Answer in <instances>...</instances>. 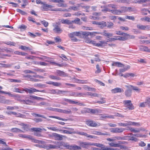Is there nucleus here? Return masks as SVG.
<instances>
[{"label":"nucleus","mask_w":150,"mask_h":150,"mask_svg":"<svg viewBox=\"0 0 150 150\" xmlns=\"http://www.w3.org/2000/svg\"><path fill=\"white\" fill-rule=\"evenodd\" d=\"M55 145L49 144L47 145L48 149H57L59 148L61 146H63L67 149L71 150H77L81 149V148L76 145H70L67 144H65L63 142L55 141L53 142Z\"/></svg>","instance_id":"nucleus-1"},{"label":"nucleus","mask_w":150,"mask_h":150,"mask_svg":"<svg viewBox=\"0 0 150 150\" xmlns=\"http://www.w3.org/2000/svg\"><path fill=\"white\" fill-rule=\"evenodd\" d=\"M36 3L37 4L42 5L41 8L43 11H47L50 9L54 7L53 6L46 4V2H42L41 0H36Z\"/></svg>","instance_id":"nucleus-2"},{"label":"nucleus","mask_w":150,"mask_h":150,"mask_svg":"<svg viewBox=\"0 0 150 150\" xmlns=\"http://www.w3.org/2000/svg\"><path fill=\"white\" fill-rule=\"evenodd\" d=\"M60 23L59 22L54 23L53 24L54 27L53 31L55 33L60 34L62 32V30L59 26Z\"/></svg>","instance_id":"nucleus-3"},{"label":"nucleus","mask_w":150,"mask_h":150,"mask_svg":"<svg viewBox=\"0 0 150 150\" xmlns=\"http://www.w3.org/2000/svg\"><path fill=\"white\" fill-rule=\"evenodd\" d=\"M18 136L23 138H27L31 140L32 142L35 143H41L42 141H39L34 139L32 136L28 135L23 134H19Z\"/></svg>","instance_id":"nucleus-4"},{"label":"nucleus","mask_w":150,"mask_h":150,"mask_svg":"<svg viewBox=\"0 0 150 150\" xmlns=\"http://www.w3.org/2000/svg\"><path fill=\"white\" fill-rule=\"evenodd\" d=\"M51 110L52 111H53L60 112L61 113H62L66 114H71L72 112L71 110L69 109H68L67 110H65L57 108H52Z\"/></svg>","instance_id":"nucleus-5"},{"label":"nucleus","mask_w":150,"mask_h":150,"mask_svg":"<svg viewBox=\"0 0 150 150\" xmlns=\"http://www.w3.org/2000/svg\"><path fill=\"white\" fill-rule=\"evenodd\" d=\"M127 11V7L122 6L120 9L114 10V14L117 15H120L121 13H123Z\"/></svg>","instance_id":"nucleus-6"},{"label":"nucleus","mask_w":150,"mask_h":150,"mask_svg":"<svg viewBox=\"0 0 150 150\" xmlns=\"http://www.w3.org/2000/svg\"><path fill=\"white\" fill-rule=\"evenodd\" d=\"M147 105L150 107V98L149 97L146 98L145 102L141 103L139 104V106L140 107H144Z\"/></svg>","instance_id":"nucleus-7"},{"label":"nucleus","mask_w":150,"mask_h":150,"mask_svg":"<svg viewBox=\"0 0 150 150\" xmlns=\"http://www.w3.org/2000/svg\"><path fill=\"white\" fill-rule=\"evenodd\" d=\"M125 129L124 128L116 127L111 129L110 132L113 133H120L123 132Z\"/></svg>","instance_id":"nucleus-8"},{"label":"nucleus","mask_w":150,"mask_h":150,"mask_svg":"<svg viewBox=\"0 0 150 150\" xmlns=\"http://www.w3.org/2000/svg\"><path fill=\"white\" fill-rule=\"evenodd\" d=\"M97 33L103 35L106 38H109L113 36L112 33L108 32L107 31L105 30H104L103 31V32H98V33Z\"/></svg>","instance_id":"nucleus-9"},{"label":"nucleus","mask_w":150,"mask_h":150,"mask_svg":"<svg viewBox=\"0 0 150 150\" xmlns=\"http://www.w3.org/2000/svg\"><path fill=\"white\" fill-rule=\"evenodd\" d=\"M24 91L27 93H32L34 92H36L38 90L33 88H24Z\"/></svg>","instance_id":"nucleus-10"},{"label":"nucleus","mask_w":150,"mask_h":150,"mask_svg":"<svg viewBox=\"0 0 150 150\" xmlns=\"http://www.w3.org/2000/svg\"><path fill=\"white\" fill-rule=\"evenodd\" d=\"M52 136L53 137L55 140H62L63 139V135H60L56 133H53Z\"/></svg>","instance_id":"nucleus-11"},{"label":"nucleus","mask_w":150,"mask_h":150,"mask_svg":"<svg viewBox=\"0 0 150 150\" xmlns=\"http://www.w3.org/2000/svg\"><path fill=\"white\" fill-rule=\"evenodd\" d=\"M76 133L78 134L81 135H83L88 137H90L91 138H95V136H93L92 135H89L87 134L86 133L84 132H77Z\"/></svg>","instance_id":"nucleus-12"},{"label":"nucleus","mask_w":150,"mask_h":150,"mask_svg":"<svg viewBox=\"0 0 150 150\" xmlns=\"http://www.w3.org/2000/svg\"><path fill=\"white\" fill-rule=\"evenodd\" d=\"M101 8H104V9L102 10V11L103 12H107L108 11L114 14V10H110L108 8V7H107V5L106 6H101Z\"/></svg>","instance_id":"nucleus-13"},{"label":"nucleus","mask_w":150,"mask_h":150,"mask_svg":"<svg viewBox=\"0 0 150 150\" xmlns=\"http://www.w3.org/2000/svg\"><path fill=\"white\" fill-rule=\"evenodd\" d=\"M86 123L88 125L91 127H96L97 126V124L95 122L91 120L87 121Z\"/></svg>","instance_id":"nucleus-14"},{"label":"nucleus","mask_w":150,"mask_h":150,"mask_svg":"<svg viewBox=\"0 0 150 150\" xmlns=\"http://www.w3.org/2000/svg\"><path fill=\"white\" fill-rule=\"evenodd\" d=\"M13 115L15 116V117H21L25 118L26 117L25 115H24L20 113L16 112H13Z\"/></svg>","instance_id":"nucleus-15"},{"label":"nucleus","mask_w":150,"mask_h":150,"mask_svg":"<svg viewBox=\"0 0 150 150\" xmlns=\"http://www.w3.org/2000/svg\"><path fill=\"white\" fill-rule=\"evenodd\" d=\"M112 93H121V92H123L124 90L123 89H121L119 88H116L114 89L111 90Z\"/></svg>","instance_id":"nucleus-16"},{"label":"nucleus","mask_w":150,"mask_h":150,"mask_svg":"<svg viewBox=\"0 0 150 150\" xmlns=\"http://www.w3.org/2000/svg\"><path fill=\"white\" fill-rule=\"evenodd\" d=\"M106 26V23L105 22L102 21L99 22L98 25V27L103 28Z\"/></svg>","instance_id":"nucleus-17"},{"label":"nucleus","mask_w":150,"mask_h":150,"mask_svg":"<svg viewBox=\"0 0 150 150\" xmlns=\"http://www.w3.org/2000/svg\"><path fill=\"white\" fill-rule=\"evenodd\" d=\"M80 146L83 148H86V146H91V143L89 142H80Z\"/></svg>","instance_id":"nucleus-18"},{"label":"nucleus","mask_w":150,"mask_h":150,"mask_svg":"<svg viewBox=\"0 0 150 150\" xmlns=\"http://www.w3.org/2000/svg\"><path fill=\"white\" fill-rule=\"evenodd\" d=\"M140 50L142 51L145 52H150V49L146 46H141L140 47Z\"/></svg>","instance_id":"nucleus-19"},{"label":"nucleus","mask_w":150,"mask_h":150,"mask_svg":"<svg viewBox=\"0 0 150 150\" xmlns=\"http://www.w3.org/2000/svg\"><path fill=\"white\" fill-rule=\"evenodd\" d=\"M30 99H33L38 100H44V99L43 98L38 97L35 96H30Z\"/></svg>","instance_id":"nucleus-20"},{"label":"nucleus","mask_w":150,"mask_h":150,"mask_svg":"<svg viewBox=\"0 0 150 150\" xmlns=\"http://www.w3.org/2000/svg\"><path fill=\"white\" fill-rule=\"evenodd\" d=\"M107 7L108 8H111L114 9V10L117 9L118 8L116 4H110L107 5Z\"/></svg>","instance_id":"nucleus-21"},{"label":"nucleus","mask_w":150,"mask_h":150,"mask_svg":"<svg viewBox=\"0 0 150 150\" xmlns=\"http://www.w3.org/2000/svg\"><path fill=\"white\" fill-rule=\"evenodd\" d=\"M100 115V117L102 118H108L112 119L114 118L113 116L112 115H108L105 114H101Z\"/></svg>","instance_id":"nucleus-22"},{"label":"nucleus","mask_w":150,"mask_h":150,"mask_svg":"<svg viewBox=\"0 0 150 150\" xmlns=\"http://www.w3.org/2000/svg\"><path fill=\"white\" fill-rule=\"evenodd\" d=\"M49 117L50 118H54L57 119L59 120H62L64 121H66L68 120L67 119H65V118H61L59 117L55 116H49Z\"/></svg>","instance_id":"nucleus-23"},{"label":"nucleus","mask_w":150,"mask_h":150,"mask_svg":"<svg viewBox=\"0 0 150 150\" xmlns=\"http://www.w3.org/2000/svg\"><path fill=\"white\" fill-rule=\"evenodd\" d=\"M56 72L57 75L62 76H66L65 73L62 71L59 70H57Z\"/></svg>","instance_id":"nucleus-24"},{"label":"nucleus","mask_w":150,"mask_h":150,"mask_svg":"<svg viewBox=\"0 0 150 150\" xmlns=\"http://www.w3.org/2000/svg\"><path fill=\"white\" fill-rule=\"evenodd\" d=\"M33 102L30 100L29 98L28 97H26L25 98V104L27 105H30Z\"/></svg>","instance_id":"nucleus-25"},{"label":"nucleus","mask_w":150,"mask_h":150,"mask_svg":"<svg viewBox=\"0 0 150 150\" xmlns=\"http://www.w3.org/2000/svg\"><path fill=\"white\" fill-rule=\"evenodd\" d=\"M62 23L63 24H66L68 25H71V21L68 20L67 19H63L61 20Z\"/></svg>","instance_id":"nucleus-26"},{"label":"nucleus","mask_w":150,"mask_h":150,"mask_svg":"<svg viewBox=\"0 0 150 150\" xmlns=\"http://www.w3.org/2000/svg\"><path fill=\"white\" fill-rule=\"evenodd\" d=\"M11 131L13 132H24L19 129L17 128H13L11 129Z\"/></svg>","instance_id":"nucleus-27"},{"label":"nucleus","mask_w":150,"mask_h":150,"mask_svg":"<svg viewBox=\"0 0 150 150\" xmlns=\"http://www.w3.org/2000/svg\"><path fill=\"white\" fill-rule=\"evenodd\" d=\"M31 129L32 131L35 132H41V130H44V128H39L32 127L31 128Z\"/></svg>","instance_id":"nucleus-28"},{"label":"nucleus","mask_w":150,"mask_h":150,"mask_svg":"<svg viewBox=\"0 0 150 150\" xmlns=\"http://www.w3.org/2000/svg\"><path fill=\"white\" fill-rule=\"evenodd\" d=\"M89 111L90 112L93 114H95L98 113H101V110L97 109H90Z\"/></svg>","instance_id":"nucleus-29"},{"label":"nucleus","mask_w":150,"mask_h":150,"mask_svg":"<svg viewBox=\"0 0 150 150\" xmlns=\"http://www.w3.org/2000/svg\"><path fill=\"white\" fill-rule=\"evenodd\" d=\"M132 91L131 89H129L125 91V95L127 97L130 96L131 95Z\"/></svg>","instance_id":"nucleus-30"},{"label":"nucleus","mask_w":150,"mask_h":150,"mask_svg":"<svg viewBox=\"0 0 150 150\" xmlns=\"http://www.w3.org/2000/svg\"><path fill=\"white\" fill-rule=\"evenodd\" d=\"M0 93L8 94L9 96L11 97H16L15 95L11 93L10 92H6L4 91H0Z\"/></svg>","instance_id":"nucleus-31"},{"label":"nucleus","mask_w":150,"mask_h":150,"mask_svg":"<svg viewBox=\"0 0 150 150\" xmlns=\"http://www.w3.org/2000/svg\"><path fill=\"white\" fill-rule=\"evenodd\" d=\"M71 24L73 23H74L78 25H80L81 24L80 23V19L78 18H76V19H75L74 20L71 21Z\"/></svg>","instance_id":"nucleus-32"},{"label":"nucleus","mask_w":150,"mask_h":150,"mask_svg":"<svg viewBox=\"0 0 150 150\" xmlns=\"http://www.w3.org/2000/svg\"><path fill=\"white\" fill-rule=\"evenodd\" d=\"M86 42L87 43H91L94 46H97L98 45L97 44H98V43H96V42L94 40L89 39L86 41Z\"/></svg>","instance_id":"nucleus-33"},{"label":"nucleus","mask_w":150,"mask_h":150,"mask_svg":"<svg viewBox=\"0 0 150 150\" xmlns=\"http://www.w3.org/2000/svg\"><path fill=\"white\" fill-rule=\"evenodd\" d=\"M12 66V64H3L0 63V67H4L5 68H10Z\"/></svg>","instance_id":"nucleus-34"},{"label":"nucleus","mask_w":150,"mask_h":150,"mask_svg":"<svg viewBox=\"0 0 150 150\" xmlns=\"http://www.w3.org/2000/svg\"><path fill=\"white\" fill-rule=\"evenodd\" d=\"M92 134H96V135H107V134L104 133H103L101 132H100L97 131H93L92 132Z\"/></svg>","instance_id":"nucleus-35"},{"label":"nucleus","mask_w":150,"mask_h":150,"mask_svg":"<svg viewBox=\"0 0 150 150\" xmlns=\"http://www.w3.org/2000/svg\"><path fill=\"white\" fill-rule=\"evenodd\" d=\"M107 42L105 41H101L100 42V43H98L97 45H98L97 47L102 46L107 44Z\"/></svg>","instance_id":"nucleus-36"},{"label":"nucleus","mask_w":150,"mask_h":150,"mask_svg":"<svg viewBox=\"0 0 150 150\" xmlns=\"http://www.w3.org/2000/svg\"><path fill=\"white\" fill-rule=\"evenodd\" d=\"M86 95H87L91 96H93L94 97H98L99 95L96 93H92L90 92H87Z\"/></svg>","instance_id":"nucleus-37"},{"label":"nucleus","mask_w":150,"mask_h":150,"mask_svg":"<svg viewBox=\"0 0 150 150\" xmlns=\"http://www.w3.org/2000/svg\"><path fill=\"white\" fill-rule=\"evenodd\" d=\"M61 1H60V2H57V3H58V4H57V5L58 7H64L66 6V4H64V1L63 0H61Z\"/></svg>","instance_id":"nucleus-38"},{"label":"nucleus","mask_w":150,"mask_h":150,"mask_svg":"<svg viewBox=\"0 0 150 150\" xmlns=\"http://www.w3.org/2000/svg\"><path fill=\"white\" fill-rule=\"evenodd\" d=\"M59 131L62 133L67 134H71L73 133L72 132V131H71V130L68 131L65 130H59Z\"/></svg>","instance_id":"nucleus-39"},{"label":"nucleus","mask_w":150,"mask_h":150,"mask_svg":"<svg viewBox=\"0 0 150 150\" xmlns=\"http://www.w3.org/2000/svg\"><path fill=\"white\" fill-rule=\"evenodd\" d=\"M56 94L57 95L62 94L67 92L65 91L60 90L58 89H56Z\"/></svg>","instance_id":"nucleus-40"},{"label":"nucleus","mask_w":150,"mask_h":150,"mask_svg":"<svg viewBox=\"0 0 150 150\" xmlns=\"http://www.w3.org/2000/svg\"><path fill=\"white\" fill-rule=\"evenodd\" d=\"M31 115H33V116H34L35 117H42L43 118H44L45 119H46V118L43 115H42L40 114H38L36 113H31Z\"/></svg>","instance_id":"nucleus-41"},{"label":"nucleus","mask_w":150,"mask_h":150,"mask_svg":"<svg viewBox=\"0 0 150 150\" xmlns=\"http://www.w3.org/2000/svg\"><path fill=\"white\" fill-rule=\"evenodd\" d=\"M70 104H77L78 105L82 106L83 105V104L82 103H79L78 101H76L71 100Z\"/></svg>","instance_id":"nucleus-42"},{"label":"nucleus","mask_w":150,"mask_h":150,"mask_svg":"<svg viewBox=\"0 0 150 150\" xmlns=\"http://www.w3.org/2000/svg\"><path fill=\"white\" fill-rule=\"evenodd\" d=\"M126 137H120V136H117L114 137V138L115 139H117V140H126Z\"/></svg>","instance_id":"nucleus-43"},{"label":"nucleus","mask_w":150,"mask_h":150,"mask_svg":"<svg viewBox=\"0 0 150 150\" xmlns=\"http://www.w3.org/2000/svg\"><path fill=\"white\" fill-rule=\"evenodd\" d=\"M49 77L51 79L54 80H60L61 79V78L59 77L53 75H50Z\"/></svg>","instance_id":"nucleus-44"},{"label":"nucleus","mask_w":150,"mask_h":150,"mask_svg":"<svg viewBox=\"0 0 150 150\" xmlns=\"http://www.w3.org/2000/svg\"><path fill=\"white\" fill-rule=\"evenodd\" d=\"M114 24L113 23L110 22H108L106 23V26L108 28H110L112 27Z\"/></svg>","instance_id":"nucleus-45"},{"label":"nucleus","mask_w":150,"mask_h":150,"mask_svg":"<svg viewBox=\"0 0 150 150\" xmlns=\"http://www.w3.org/2000/svg\"><path fill=\"white\" fill-rule=\"evenodd\" d=\"M144 25H141V24H137V28L139 30H144Z\"/></svg>","instance_id":"nucleus-46"},{"label":"nucleus","mask_w":150,"mask_h":150,"mask_svg":"<svg viewBox=\"0 0 150 150\" xmlns=\"http://www.w3.org/2000/svg\"><path fill=\"white\" fill-rule=\"evenodd\" d=\"M77 82L79 83L83 84L86 83L87 82V80H81L79 79H76Z\"/></svg>","instance_id":"nucleus-47"},{"label":"nucleus","mask_w":150,"mask_h":150,"mask_svg":"<svg viewBox=\"0 0 150 150\" xmlns=\"http://www.w3.org/2000/svg\"><path fill=\"white\" fill-rule=\"evenodd\" d=\"M20 48L23 50H31V49L28 47H27L25 46L21 45L20 47Z\"/></svg>","instance_id":"nucleus-48"},{"label":"nucleus","mask_w":150,"mask_h":150,"mask_svg":"<svg viewBox=\"0 0 150 150\" xmlns=\"http://www.w3.org/2000/svg\"><path fill=\"white\" fill-rule=\"evenodd\" d=\"M128 129H129L132 132H139V129L136 130L135 129L132 127H129L128 128Z\"/></svg>","instance_id":"nucleus-49"},{"label":"nucleus","mask_w":150,"mask_h":150,"mask_svg":"<svg viewBox=\"0 0 150 150\" xmlns=\"http://www.w3.org/2000/svg\"><path fill=\"white\" fill-rule=\"evenodd\" d=\"M53 11H67L68 10L67 9H62V8H57L55 9H54L52 10Z\"/></svg>","instance_id":"nucleus-50"},{"label":"nucleus","mask_w":150,"mask_h":150,"mask_svg":"<svg viewBox=\"0 0 150 150\" xmlns=\"http://www.w3.org/2000/svg\"><path fill=\"white\" fill-rule=\"evenodd\" d=\"M25 77H26L28 80H30L32 81H34L33 80L34 78H33V76H31L30 75H28L25 76Z\"/></svg>","instance_id":"nucleus-51"},{"label":"nucleus","mask_w":150,"mask_h":150,"mask_svg":"<svg viewBox=\"0 0 150 150\" xmlns=\"http://www.w3.org/2000/svg\"><path fill=\"white\" fill-rule=\"evenodd\" d=\"M85 93H82L80 92H75V97L77 96H83V95H86Z\"/></svg>","instance_id":"nucleus-52"},{"label":"nucleus","mask_w":150,"mask_h":150,"mask_svg":"<svg viewBox=\"0 0 150 150\" xmlns=\"http://www.w3.org/2000/svg\"><path fill=\"white\" fill-rule=\"evenodd\" d=\"M16 11L17 12L23 15H25L27 14L25 12V11H23L19 9H16Z\"/></svg>","instance_id":"nucleus-53"},{"label":"nucleus","mask_w":150,"mask_h":150,"mask_svg":"<svg viewBox=\"0 0 150 150\" xmlns=\"http://www.w3.org/2000/svg\"><path fill=\"white\" fill-rule=\"evenodd\" d=\"M90 34V32H81V35L85 36V38H86V37H87V36L89 35Z\"/></svg>","instance_id":"nucleus-54"},{"label":"nucleus","mask_w":150,"mask_h":150,"mask_svg":"<svg viewBox=\"0 0 150 150\" xmlns=\"http://www.w3.org/2000/svg\"><path fill=\"white\" fill-rule=\"evenodd\" d=\"M81 7L86 9V11L87 12H89L90 11L89 9L90 8V6H82Z\"/></svg>","instance_id":"nucleus-55"},{"label":"nucleus","mask_w":150,"mask_h":150,"mask_svg":"<svg viewBox=\"0 0 150 150\" xmlns=\"http://www.w3.org/2000/svg\"><path fill=\"white\" fill-rule=\"evenodd\" d=\"M122 33L123 34H122V35L123 36V37L124 38L125 40H126L128 39L129 36V34H128L127 33Z\"/></svg>","instance_id":"nucleus-56"},{"label":"nucleus","mask_w":150,"mask_h":150,"mask_svg":"<svg viewBox=\"0 0 150 150\" xmlns=\"http://www.w3.org/2000/svg\"><path fill=\"white\" fill-rule=\"evenodd\" d=\"M130 86H131L133 88V89L136 91L137 92H139L140 91V89L138 88V87L133 86L131 85H130Z\"/></svg>","instance_id":"nucleus-57"},{"label":"nucleus","mask_w":150,"mask_h":150,"mask_svg":"<svg viewBox=\"0 0 150 150\" xmlns=\"http://www.w3.org/2000/svg\"><path fill=\"white\" fill-rule=\"evenodd\" d=\"M126 106L127 107V108L129 109V110H133L134 108L132 103L129 104L128 105H126Z\"/></svg>","instance_id":"nucleus-58"},{"label":"nucleus","mask_w":150,"mask_h":150,"mask_svg":"<svg viewBox=\"0 0 150 150\" xmlns=\"http://www.w3.org/2000/svg\"><path fill=\"white\" fill-rule=\"evenodd\" d=\"M41 23L43 24L45 27H47L48 25V22L46 21L45 20H43L41 21Z\"/></svg>","instance_id":"nucleus-59"},{"label":"nucleus","mask_w":150,"mask_h":150,"mask_svg":"<svg viewBox=\"0 0 150 150\" xmlns=\"http://www.w3.org/2000/svg\"><path fill=\"white\" fill-rule=\"evenodd\" d=\"M125 18L129 20H131L132 21H134L135 20V18L133 16H127L125 17Z\"/></svg>","instance_id":"nucleus-60"},{"label":"nucleus","mask_w":150,"mask_h":150,"mask_svg":"<svg viewBox=\"0 0 150 150\" xmlns=\"http://www.w3.org/2000/svg\"><path fill=\"white\" fill-rule=\"evenodd\" d=\"M10 81L11 82L20 83L21 81L20 80L11 79H10Z\"/></svg>","instance_id":"nucleus-61"},{"label":"nucleus","mask_w":150,"mask_h":150,"mask_svg":"<svg viewBox=\"0 0 150 150\" xmlns=\"http://www.w3.org/2000/svg\"><path fill=\"white\" fill-rule=\"evenodd\" d=\"M96 68L97 69L96 71H95V73L96 74H98L100 73L101 71L100 69L99 66L98 64H97L96 65Z\"/></svg>","instance_id":"nucleus-62"},{"label":"nucleus","mask_w":150,"mask_h":150,"mask_svg":"<svg viewBox=\"0 0 150 150\" xmlns=\"http://www.w3.org/2000/svg\"><path fill=\"white\" fill-rule=\"evenodd\" d=\"M66 93H68V94L71 96H75V92L71 91H67Z\"/></svg>","instance_id":"nucleus-63"},{"label":"nucleus","mask_w":150,"mask_h":150,"mask_svg":"<svg viewBox=\"0 0 150 150\" xmlns=\"http://www.w3.org/2000/svg\"><path fill=\"white\" fill-rule=\"evenodd\" d=\"M103 150H110V148H108L107 146L103 145L102 144V146L101 147Z\"/></svg>","instance_id":"nucleus-64"}]
</instances>
